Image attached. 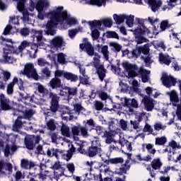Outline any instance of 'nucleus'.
I'll list each match as a JSON object with an SVG mask.
<instances>
[{"label": "nucleus", "instance_id": "1", "mask_svg": "<svg viewBox=\"0 0 181 181\" xmlns=\"http://www.w3.org/2000/svg\"><path fill=\"white\" fill-rule=\"evenodd\" d=\"M64 7L62 6H58L55 10H52L46 13L47 18L50 20L47 21L46 24L47 34L53 36L54 35V28L59 25V23H63L64 19L67 18V14L66 13H62Z\"/></svg>", "mask_w": 181, "mask_h": 181}, {"label": "nucleus", "instance_id": "2", "mask_svg": "<svg viewBox=\"0 0 181 181\" xmlns=\"http://www.w3.org/2000/svg\"><path fill=\"white\" fill-rule=\"evenodd\" d=\"M136 22L138 23L137 28L134 30L135 42L136 45H142V43H148L149 40L145 37V35H149L151 31L145 26V20L136 18Z\"/></svg>", "mask_w": 181, "mask_h": 181}, {"label": "nucleus", "instance_id": "3", "mask_svg": "<svg viewBox=\"0 0 181 181\" xmlns=\"http://www.w3.org/2000/svg\"><path fill=\"white\" fill-rule=\"evenodd\" d=\"M166 95L170 97V102L173 107H177L176 115L181 121V98L179 97V93L175 89L166 92Z\"/></svg>", "mask_w": 181, "mask_h": 181}, {"label": "nucleus", "instance_id": "4", "mask_svg": "<svg viewBox=\"0 0 181 181\" xmlns=\"http://www.w3.org/2000/svg\"><path fill=\"white\" fill-rule=\"evenodd\" d=\"M77 151L79 153L82 155H86L88 158H94L97 156L101 152V148H99L97 146H91L88 148L87 150L84 149V145L80 144L79 147L77 148Z\"/></svg>", "mask_w": 181, "mask_h": 181}, {"label": "nucleus", "instance_id": "5", "mask_svg": "<svg viewBox=\"0 0 181 181\" xmlns=\"http://www.w3.org/2000/svg\"><path fill=\"white\" fill-rule=\"evenodd\" d=\"M122 66L127 73L129 78H135V77L139 76V69L141 68L138 67V65L126 62H123Z\"/></svg>", "mask_w": 181, "mask_h": 181}, {"label": "nucleus", "instance_id": "6", "mask_svg": "<svg viewBox=\"0 0 181 181\" xmlns=\"http://www.w3.org/2000/svg\"><path fill=\"white\" fill-rule=\"evenodd\" d=\"M122 100H124L121 103L122 107L128 108V112H131V114H134V108H139V103L136 99L124 97Z\"/></svg>", "mask_w": 181, "mask_h": 181}, {"label": "nucleus", "instance_id": "7", "mask_svg": "<svg viewBox=\"0 0 181 181\" xmlns=\"http://www.w3.org/2000/svg\"><path fill=\"white\" fill-rule=\"evenodd\" d=\"M40 142V135H30L24 139V144L25 145L26 149L28 151H33L36 144Z\"/></svg>", "mask_w": 181, "mask_h": 181}, {"label": "nucleus", "instance_id": "8", "mask_svg": "<svg viewBox=\"0 0 181 181\" xmlns=\"http://www.w3.org/2000/svg\"><path fill=\"white\" fill-rule=\"evenodd\" d=\"M22 74L26 76L28 78H33L36 81L39 80V74H37V71L35 69L33 64H27L24 67Z\"/></svg>", "mask_w": 181, "mask_h": 181}, {"label": "nucleus", "instance_id": "9", "mask_svg": "<svg viewBox=\"0 0 181 181\" xmlns=\"http://www.w3.org/2000/svg\"><path fill=\"white\" fill-rule=\"evenodd\" d=\"M49 97L51 100L49 103V111H51V112L53 114H56L60 107V105H59V101H60V96L57 95L56 93H53V92H50Z\"/></svg>", "mask_w": 181, "mask_h": 181}, {"label": "nucleus", "instance_id": "10", "mask_svg": "<svg viewBox=\"0 0 181 181\" xmlns=\"http://www.w3.org/2000/svg\"><path fill=\"white\" fill-rule=\"evenodd\" d=\"M160 80L163 86L166 87V88L175 87L177 83V79H176V78L173 77L172 75H168V73L163 74Z\"/></svg>", "mask_w": 181, "mask_h": 181}, {"label": "nucleus", "instance_id": "11", "mask_svg": "<svg viewBox=\"0 0 181 181\" xmlns=\"http://www.w3.org/2000/svg\"><path fill=\"white\" fill-rule=\"evenodd\" d=\"M95 129L98 135L102 136V138H106V144H111L114 141V139H112V133L107 132L105 128L101 126H96Z\"/></svg>", "mask_w": 181, "mask_h": 181}, {"label": "nucleus", "instance_id": "12", "mask_svg": "<svg viewBox=\"0 0 181 181\" xmlns=\"http://www.w3.org/2000/svg\"><path fill=\"white\" fill-rule=\"evenodd\" d=\"M12 105H11V100L5 96V94L0 93V110L1 111H11L13 110Z\"/></svg>", "mask_w": 181, "mask_h": 181}, {"label": "nucleus", "instance_id": "13", "mask_svg": "<svg viewBox=\"0 0 181 181\" xmlns=\"http://www.w3.org/2000/svg\"><path fill=\"white\" fill-rule=\"evenodd\" d=\"M93 67L96 70V74H98L99 80L104 81V78L107 77V69H105L103 64H100L98 62H95Z\"/></svg>", "mask_w": 181, "mask_h": 181}, {"label": "nucleus", "instance_id": "14", "mask_svg": "<svg viewBox=\"0 0 181 181\" xmlns=\"http://www.w3.org/2000/svg\"><path fill=\"white\" fill-rule=\"evenodd\" d=\"M81 52H86L88 56H94V46L88 41L79 45Z\"/></svg>", "mask_w": 181, "mask_h": 181}, {"label": "nucleus", "instance_id": "15", "mask_svg": "<svg viewBox=\"0 0 181 181\" xmlns=\"http://www.w3.org/2000/svg\"><path fill=\"white\" fill-rule=\"evenodd\" d=\"M47 155L49 158H53V156H54L57 159H60V158L66 156L64 151L54 148H48L47 151Z\"/></svg>", "mask_w": 181, "mask_h": 181}, {"label": "nucleus", "instance_id": "16", "mask_svg": "<svg viewBox=\"0 0 181 181\" xmlns=\"http://www.w3.org/2000/svg\"><path fill=\"white\" fill-rule=\"evenodd\" d=\"M49 86L52 90H59L63 86L62 85V79L59 78H53L49 82Z\"/></svg>", "mask_w": 181, "mask_h": 181}, {"label": "nucleus", "instance_id": "17", "mask_svg": "<svg viewBox=\"0 0 181 181\" xmlns=\"http://www.w3.org/2000/svg\"><path fill=\"white\" fill-rule=\"evenodd\" d=\"M50 3L47 0H38L36 3V11H47Z\"/></svg>", "mask_w": 181, "mask_h": 181}, {"label": "nucleus", "instance_id": "18", "mask_svg": "<svg viewBox=\"0 0 181 181\" xmlns=\"http://www.w3.org/2000/svg\"><path fill=\"white\" fill-rule=\"evenodd\" d=\"M142 103L144 105L146 111H152V110L155 108L153 100L151 99L149 97L145 96L142 100Z\"/></svg>", "mask_w": 181, "mask_h": 181}, {"label": "nucleus", "instance_id": "19", "mask_svg": "<svg viewBox=\"0 0 181 181\" xmlns=\"http://www.w3.org/2000/svg\"><path fill=\"white\" fill-rule=\"evenodd\" d=\"M150 74H151V71L145 69L144 68L139 69V76H140L142 83H148V81H149Z\"/></svg>", "mask_w": 181, "mask_h": 181}, {"label": "nucleus", "instance_id": "20", "mask_svg": "<svg viewBox=\"0 0 181 181\" xmlns=\"http://www.w3.org/2000/svg\"><path fill=\"white\" fill-rule=\"evenodd\" d=\"M64 42V41L63 40V37H55L51 41V46H52L54 49H57H57H62Z\"/></svg>", "mask_w": 181, "mask_h": 181}, {"label": "nucleus", "instance_id": "21", "mask_svg": "<svg viewBox=\"0 0 181 181\" xmlns=\"http://www.w3.org/2000/svg\"><path fill=\"white\" fill-rule=\"evenodd\" d=\"M35 166H38V165L35 164L33 161H29V160L25 158H23L21 161V167L22 169H32V168H35Z\"/></svg>", "mask_w": 181, "mask_h": 181}, {"label": "nucleus", "instance_id": "22", "mask_svg": "<svg viewBox=\"0 0 181 181\" xmlns=\"http://www.w3.org/2000/svg\"><path fill=\"white\" fill-rule=\"evenodd\" d=\"M104 163H105V165H122V163H124V158L116 157L113 158H110L108 160H105Z\"/></svg>", "mask_w": 181, "mask_h": 181}, {"label": "nucleus", "instance_id": "23", "mask_svg": "<svg viewBox=\"0 0 181 181\" xmlns=\"http://www.w3.org/2000/svg\"><path fill=\"white\" fill-rule=\"evenodd\" d=\"M64 78L71 83H77V81H78V76L71 72L66 71L64 74Z\"/></svg>", "mask_w": 181, "mask_h": 181}, {"label": "nucleus", "instance_id": "24", "mask_svg": "<svg viewBox=\"0 0 181 181\" xmlns=\"http://www.w3.org/2000/svg\"><path fill=\"white\" fill-rule=\"evenodd\" d=\"M22 118H23V117L18 116L15 120L14 124H13V131L15 132H19V129L22 128V125H23V123L22 122Z\"/></svg>", "mask_w": 181, "mask_h": 181}, {"label": "nucleus", "instance_id": "25", "mask_svg": "<svg viewBox=\"0 0 181 181\" xmlns=\"http://www.w3.org/2000/svg\"><path fill=\"white\" fill-rule=\"evenodd\" d=\"M158 60L160 63L165 64L166 66H169L170 63H172L170 57L169 55H165L163 53L159 54Z\"/></svg>", "mask_w": 181, "mask_h": 181}, {"label": "nucleus", "instance_id": "26", "mask_svg": "<svg viewBox=\"0 0 181 181\" xmlns=\"http://www.w3.org/2000/svg\"><path fill=\"white\" fill-rule=\"evenodd\" d=\"M36 114V110L33 109H28L23 111V118L30 121L34 115Z\"/></svg>", "mask_w": 181, "mask_h": 181}, {"label": "nucleus", "instance_id": "27", "mask_svg": "<svg viewBox=\"0 0 181 181\" xmlns=\"http://www.w3.org/2000/svg\"><path fill=\"white\" fill-rule=\"evenodd\" d=\"M16 83H18V77L16 76L13 78V81L7 85L6 93L8 95H12V94H13V87Z\"/></svg>", "mask_w": 181, "mask_h": 181}, {"label": "nucleus", "instance_id": "28", "mask_svg": "<svg viewBox=\"0 0 181 181\" xmlns=\"http://www.w3.org/2000/svg\"><path fill=\"white\" fill-rule=\"evenodd\" d=\"M113 19L116 23V25H121V23H124V22H125V19H127V16L125 14H114Z\"/></svg>", "mask_w": 181, "mask_h": 181}, {"label": "nucleus", "instance_id": "29", "mask_svg": "<svg viewBox=\"0 0 181 181\" xmlns=\"http://www.w3.org/2000/svg\"><path fill=\"white\" fill-rule=\"evenodd\" d=\"M148 5L151 6L153 12H156L158 8H160V6H162V1H158L157 2L156 0H148Z\"/></svg>", "mask_w": 181, "mask_h": 181}, {"label": "nucleus", "instance_id": "30", "mask_svg": "<svg viewBox=\"0 0 181 181\" xmlns=\"http://www.w3.org/2000/svg\"><path fill=\"white\" fill-rule=\"evenodd\" d=\"M131 166H127V164H122L120 168H116L115 173L117 175H119L120 176L122 175H127V172L129 170Z\"/></svg>", "mask_w": 181, "mask_h": 181}, {"label": "nucleus", "instance_id": "31", "mask_svg": "<svg viewBox=\"0 0 181 181\" xmlns=\"http://www.w3.org/2000/svg\"><path fill=\"white\" fill-rule=\"evenodd\" d=\"M39 47H37V44L34 43L31 45L30 50L28 51V54L30 57H33V59H36V53H37Z\"/></svg>", "mask_w": 181, "mask_h": 181}, {"label": "nucleus", "instance_id": "32", "mask_svg": "<svg viewBox=\"0 0 181 181\" xmlns=\"http://www.w3.org/2000/svg\"><path fill=\"white\" fill-rule=\"evenodd\" d=\"M56 120L54 119H50L47 122V127L49 131H51L52 132L56 131V128L57 127L56 126Z\"/></svg>", "mask_w": 181, "mask_h": 181}, {"label": "nucleus", "instance_id": "33", "mask_svg": "<svg viewBox=\"0 0 181 181\" xmlns=\"http://www.w3.org/2000/svg\"><path fill=\"white\" fill-rule=\"evenodd\" d=\"M150 45L149 43L145 44L144 46H139L140 54L141 53L146 56L149 54V52H151V49H149Z\"/></svg>", "mask_w": 181, "mask_h": 181}, {"label": "nucleus", "instance_id": "34", "mask_svg": "<svg viewBox=\"0 0 181 181\" xmlns=\"http://www.w3.org/2000/svg\"><path fill=\"white\" fill-rule=\"evenodd\" d=\"M168 142V138L163 136L161 137H156L155 141V145H158L159 146H163Z\"/></svg>", "mask_w": 181, "mask_h": 181}, {"label": "nucleus", "instance_id": "35", "mask_svg": "<svg viewBox=\"0 0 181 181\" xmlns=\"http://www.w3.org/2000/svg\"><path fill=\"white\" fill-rule=\"evenodd\" d=\"M76 152V147H74V145L71 144V148L67 151V153L66 154V162H69L71 158H73V155Z\"/></svg>", "mask_w": 181, "mask_h": 181}, {"label": "nucleus", "instance_id": "36", "mask_svg": "<svg viewBox=\"0 0 181 181\" xmlns=\"http://www.w3.org/2000/svg\"><path fill=\"white\" fill-rule=\"evenodd\" d=\"M162 167V162H160V158L154 159L151 162V168L154 169V170H158V169H160Z\"/></svg>", "mask_w": 181, "mask_h": 181}, {"label": "nucleus", "instance_id": "37", "mask_svg": "<svg viewBox=\"0 0 181 181\" xmlns=\"http://www.w3.org/2000/svg\"><path fill=\"white\" fill-rule=\"evenodd\" d=\"M88 24L90 26V30H93L95 28H101L103 23L100 21L94 20L88 21Z\"/></svg>", "mask_w": 181, "mask_h": 181}, {"label": "nucleus", "instance_id": "38", "mask_svg": "<svg viewBox=\"0 0 181 181\" xmlns=\"http://www.w3.org/2000/svg\"><path fill=\"white\" fill-rule=\"evenodd\" d=\"M33 33V37L35 39L36 37L37 40L40 41L43 39V30H32Z\"/></svg>", "mask_w": 181, "mask_h": 181}, {"label": "nucleus", "instance_id": "39", "mask_svg": "<svg viewBox=\"0 0 181 181\" xmlns=\"http://www.w3.org/2000/svg\"><path fill=\"white\" fill-rule=\"evenodd\" d=\"M88 131H90V129H88V126H87V124L84 127H80V134L83 138H87L89 136L90 134H88Z\"/></svg>", "mask_w": 181, "mask_h": 181}, {"label": "nucleus", "instance_id": "40", "mask_svg": "<svg viewBox=\"0 0 181 181\" xmlns=\"http://www.w3.org/2000/svg\"><path fill=\"white\" fill-rule=\"evenodd\" d=\"M100 53L103 54V57L105 60L110 59V51H108V45H103L101 47Z\"/></svg>", "mask_w": 181, "mask_h": 181}, {"label": "nucleus", "instance_id": "41", "mask_svg": "<svg viewBox=\"0 0 181 181\" xmlns=\"http://www.w3.org/2000/svg\"><path fill=\"white\" fill-rule=\"evenodd\" d=\"M61 132L64 136L70 138V127H69L66 124H62V127L61 128Z\"/></svg>", "mask_w": 181, "mask_h": 181}, {"label": "nucleus", "instance_id": "42", "mask_svg": "<svg viewBox=\"0 0 181 181\" xmlns=\"http://www.w3.org/2000/svg\"><path fill=\"white\" fill-rule=\"evenodd\" d=\"M61 13H66V17L64 21H66V22L69 23V25H76L77 23V20L76 18H70L69 16V14L67 13V11H62Z\"/></svg>", "mask_w": 181, "mask_h": 181}, {"label": "nucleus", "instance_id": "43", "mask_svg": "<svg viewBox=\"0 0 181 181\" xmlns=\"http://www.w3.org/2000/svg\"><path fill=\"white\" fill-rule=\"evenodd\" d=\"M64 168H60L59 170H56L55 171H54V176H55L57 179H59L60 177H62V176H65V177H67V175L64 174Z\"/></svg>", "mask_w": 181, "mask_h": 181}, {"label": "nucleus", "instance_id": "44", "mask_svg": "<svg viewBox=\"0 0 181 181\" xmlns=\"http://www.w3.org/2000/svg\"><path fill=\"white\" fill-rule=\"evenodd\" d=\"M68 91V97L69 98H71L72 97H74V95H77V93L78 92V89L77 88H67Z\"/></svg>", "mask_w": 181, "mask_h": 181}, {"label": "nucleus", "instance_id": "45", "mask_svg": "<svg viewBox=\"0 0 181 181\" xmlns=\"http://www.w3.org/2000/svg\"><path fill=\"white\" fill-rule=\"evenodd\" d=\"M66 168L69 172H70L71 173V175H67V177H71V176H73V175L74 174V172L76 171V167L74 166V163H69L66 164Z\"/></svg>", "mask_w": 181, "mask_h": 181}, {"label": "nucleus", "instance_id": "46", "mask_svg": "<svg viewBox=\"0 0 181 181\" xmlns=\"http://www.w3.org/2000/svg\"><path fill=\"white\" fill-rule=\"evenodd\" d=\"M88 4L89 5H95L96 6H103V4H105V0H90Z\"/></svg>", "mask_w": 181, "mask_h": 181}, {"label": "nucleus", "instance_id": "47", "mask_svg": "<svg viewBox=\"0 0 181 181\" xmlns=\"http://www.w3.org/2000/svg\"><path fill=\"white\" fill-rule=\"evenodd\" d=\"M169 146H170L172 149H181L180 144H177V142H176L175 140H172L171 141L168 142V146L167 148H169Z\"/></svg>", "mask_w": 181, "mask_h": 181}, {"label": "nucleus", "instance_id": "48", "mask_svg": "<svg viewBox=\"0 0 181 181\" xmlns=\"http://www.w3.org/2000/svg\"><path fill=\"white\" fill-rule=\"evenodd\" d=\"M106 36L107 39H119L118 33H117L115 31H107L106 33Z\"/></svg>", "mask_w": 181, "mask_h": 181}, {"label": "nucleus", "instance_id": "49", "mask_svg": "<svg viewBox=\"0 0 181 181\" xmlns=\"http://www.w3.org/2000/svg\"><path fill=\"white\" fill-rule=\"evenodd\" d=\"M101 23L105 28H111L112 26V18H104Z\"/></svg>", "mask_w": 181, "mask_h": 181}, {"label": "nucleus", "instance_id": "50", "mask_svg": "<svg viewBox=\"0 0 181 181\" xmlns=\"http://www.w3.org/2000/svg\"><path fill=\"white\" fill-rule=\"evenodd\" d=\"M168 28H170V25H169V21L168 20L163 21L160 24V28L161 32H165Z\"/></svg>", "mask_w": 181, "mask_h": 181}, {"label": "nucleus", "instance_id": "51", "mask_svg": "<svg viewBox=\"0 0 181 181\" xmlns=\"http://www.w3.org/2000/svg\"><path fill=\"white\" fill-rule=\"evenodd\" d=\"M134 18H135V16L132 15H130L129 16H126V23L129 28H132V26H134Z\"/></svg>", "mask_w": 181, "mask_h": 181}, {"label": "nucleus", "instance_id": "52", "mask_svg": "<svg viewBox=\"0 0 181 181\" xmlns=\"http://www.w3.org/2000/svg\"><path fill=\"white\" fill-rule=\"evenodd\" d=\"M19 97L21 100H24L25 101H29L32 103L33 101V98L30 96V94H27L25 96L23 93H19Z\"/></svg>", "mask_w": 181, "mask_h": 181}, {"label": "nucleus", "instance_id": "53", "mask_svg": "<svg viewBox=\"0 0 181 181\" xmlns=\"http://www.w3.org/2000/svg\"><path fill=\"white\" fill-rule=\"evenodd\" d=\"M86 127H88V129L89 131H93L94 129V127H95V123H94V119H89L86 121V123L85 124Z\"/></svg>", "mask_w": 181, "mask_h": 181}, {"label": "nucleus", "instance_id": "54", "mask_svg": "<svg viewBox=\"0 0 181 181\" xmlns=\"http://www.w3.org/2000/svg\"><path fill=\"white\" fill-rule=\"evenodd\" d=\"M131 53H132V57L138 59L139 57L141 56V52H139V46H136V49H133Z\"/></svg>", "mask_w": 181, "mask_h": 181}, {"label": "nucleus", "instance_id": "55", "mask_svg": "<svg viewBox=\"0 0 181 181\" xmlns=\"http://www.w3.org/2000/svg\"><path fill=\"white\" fill-rule=\"evenodd\" d=\"M94 107L96 111H101L104 108V103L100 100H95L94 103Z\"/></svg>", "mask_w": 181, "mask_h": 181}, {"label": "nucleus", "instance_id": "56", "mask_svg": "<svg viewBox=\"0 0 181 181\" xmlns=\"http://www.w3.org/2000/svg\"><path fill=\"white\" fill-rule=\"evenodd\" d=\"M57 62L60 64H66V55L63 53H59L57 56Z\"/></svg>", "mask_w": 181, "mask_h": 181}, {"label": "nucleus", "instance_id": "57", "mask_svg": "<svg viewBox=\"0 0 181 181\" xmlns=\"http://www.w3.org/2000/svg\"><path fill=\"white\" fill-rule=\"evenodd\" d=\"M146 148L148 153L151 155H155L156 153V149L153 148V144H147Z\"/></svg>", "mask_w": 181, "mask_h": 181}, {"label": "nucleus", "instance_id": "58", "mask_svg": "<svg viewBox=\"0 0 181 181\" xmlns=\"http://www.w3.org/2000/svg\"><path fill=\"white\" fill-rule=\"evenodd\" d=\"M81 125L78 126H74L71 127V132L74 136H78L80 135V127Z\"/></svg>", "mask_w": 181, "mask_h": 181}, {"label": "nucleus", "instance_id": "59", "mask_svg": "<svg viewBox=\"0 0 181 181\" xmlns=\"http://www.w3.org/2000/svg\"><path fill=\"white\" fill-rule=\"evenodd\" d=\"M30 34V30L28 28H23L20 30V35L26 37V36H29Z\"/></svg>", "mask_w": 181, "mask_h": 181}, {"label": "nucleus", "instance_id": "60", "mask_svg": "<svg viewBox=\"0 0 181 181\" xmlns=\"http://www.w3.org/2000/svg\"><path fill=\"white\" fill-rule=\"evenodd\" d=\"M97 94H98L100 98L103 100V101H105V100L108 99V94H107V93L105 92H103L101 90H97Z\"/></svg>", "mask_w": 181, "mask_h": 181}, {"label": "nucleus", "instance_id": "61", "mask_svg": "<svg viewBox=\"0 0 181 181\" xmlns=\"http://www.w3.org/2000/svg\"><path fill=\"white\" fill-rule=\"evenodd\" d=\"M1 74L3 75L4 81H8L11 78V72L8 71H2Z\"/></svg>", "mask_w": 181, "mask_h": 181}, {"label": "nucleus", "instance_id": "62", "mask_svg": "<svg viewBox=\"0 0 181 181\" xmlns=\"http://www.w3.org/2000/svg\"><path fill=\"white\" fill-rule=\"evenodd\" d=\"M79 81H80V84H83V86H88V76H79Z\"/></svg>", "mask_w": 181, "mask_h": 181}, {"label": "nucleus", "instance_id": "63", "mask_svg": "<svg viewBox=\"0 0 181 181\" xmlns=\"http://www.w3.org/2000/svg\"><path fill=\"white\" fill-rule=\"evenodd\" d=\"M18 11L22 12V13H23V21H29V11H27L25 9V5H24L23 10Z\"/></svg>", "mask_w": 181, "mask_h": 181}, {"label": "nucleus", "instance_id": "64", "mask_svg": "<svg viewBox=\"0 0 181 181\" xmlns=\"http://www.w3.org/2000/svg\"><path fill=\"white\" fill-rule=\"evenodd\" d=\"M91 36L93 40H97L100 37V31L97 29L91 30Z\"/></svg>", "mask_w": 181, "mask_h": 181}]
</instances>
